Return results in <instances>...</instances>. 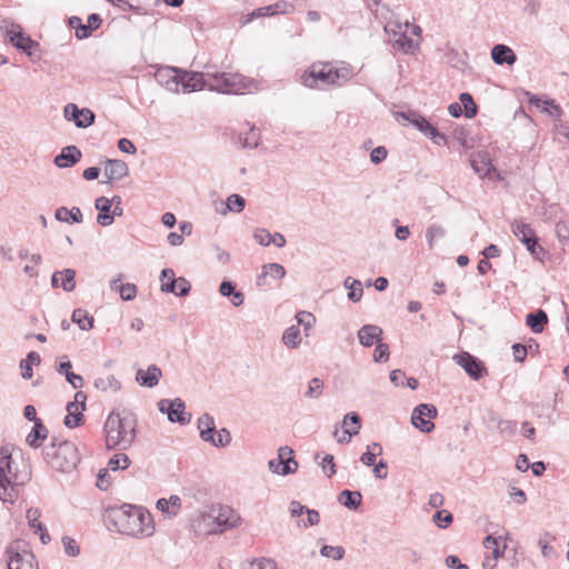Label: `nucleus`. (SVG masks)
Instances as JSON below:
<instances>
[{
    "mask_svg": "<svg viewBox=\"0 0 569 569\" xmlns=\"http://www.w3.org/2000/svg\"><path fill=\"white\" fill-rule=\"evenodd\" d=\"M30 479V471L23 461L12 457L9 447L0 448V500L13 503L19 496V487Z\"/></svg>",
    "mask_w": 569,
    "mask_h": 569,
    "instance_id": "f257e3e1",
    "label": "nucleus"
},
{
    "mask_svg": "<svg viewBox=\"0 0 569 569\" xmlns=\"http://www.w3.org/2000/svg\"><path fill=\"white\" fill-rule=\"evenodd\" d=\"M355 76L353 68L346 62H313L301 74V83L310 89H323L329 86H343Z\"/></svg>",
    "mask_w": 569,
    "mask_h": 569,
    "instance_id": "f03ea898",
    "label": "nucleus"
},
{
    "mask_svg": "<svg viewBox=\"0 0 569 569\" xmlns=\"http://www.w3.org/2000/svg\"><path fill=\"white\" fill-rule=\"evenodd\" d=\"M117 530L136 539L150 538L156 532L152 515L141 506L124 503L114 513Z\"/></svg>",
    "mask_w": 569,
    "mask_h": 569,
    "instance_id": "7ed1b4c3",
    "label": "nucleus"
},
{
    "mask_svg": "<svg viewBox=\"0 0 569 569\" xmlns=\"http://www.w3.org/2000/svg\"><path fill=\"white\" fill-rule=\"evenodd\" d=\"M103 430L108 449L127 450L136 439V419L129 412L112 411L106 419Z\"/></svg>",
    "mask_w": 569,
    "mask_h": 569,
    "instance_id": "20e7f679",
    "label": "nucleus"
},
{
    "mask_svg": "<svg viewBox=\"0 0 569 569\" xmlns=\"http://www.w3.org/2000/svg\"><path fill=\"white\" fill-rule=\"evenodd\" d=\"M157 80L171 92H179L180 88L184 92L200 91L208 89V71L194 72L186 71L174 67H167L158 70Z\"/></svg>",
    "mask_w": 569,
    "mask_h": 569,
    "instance_id": "39448f33",
    "label": "nucleus"
},
{
    "mask_svg": "<svg viewBox=\"0 0 569 569\" xmlns=\"http://www.w3.org/2000/svg\"><path fill=\"white\" fill-rule=\"evenodd\" d=\"M388 41L392 49L405 54L418 51L421 38V28L408 21L390 20L385 26Z\"/></svg>",
    "mask_w": 569,
    "mask_h": 569,
    "instance_id": "423d86ee",
    "label": "nucleus"
},
{
    "mask_svg": "<svg viewBox=\"0 0 569 569\" xmlns=\"http://www.w3.org/2000/svg\"><path fill=\"white\" fill-rule=\"evenodd\" d=\"M257 82L240 73L208 71V90L227 94H240L257 90Z\"/></svg>",
    "mask_w": 569,
    "mask_h": 569,
    "instance_id": "0eeeda50",
    "label": "nucleus"
},
{
    "mask_svg": "<svg viewBox=\"0 0 569 569\" xmlns=\"http://www.w3.org/2000/svg\"><path fill=\"white\" fill-rule=\"evenodd\" d=\"M44 459L52 469L61 472L72 471L80 462L78 448L68 440L52 441L44 451Z\"/></svg>",
    "mask_w": 569,
    "mask_h": 569,
    "instance_id": "6e6552de",
    "label": "nucleus"
},
{
    "mask_svg": "<svg viewBox=\"0 0 569 569\" xmlns=\"http://www.w3.org/2000/svg\"><path fill=\"white\" fill-rule=\"evenodd\" d=\"M396 120L403 126L411 124L438 146L447 143V138L440 133L423 116L416 111L396 112Z\"/></svg>",
    "mask_w": 569,
    "mask_h": 569,
    "instance_id": "1a4fd4ad",
    "label": "nucleus"
},
{
    "mask_svg": "<svg viewBox=\"0 0 569 569\" xmlns=\"http://www.w3.org/2000/svg\"><path fill=\"white\" fill-rule=\"evenodd\" d=\"M1 30L4 33L6 40L28 57H32L34 51L39 49V43L26 34L22 31L21 26L18 23L10 20H3L1 23Z\"/></svg>",
    "mask_w": 569,
    "mask_h": 569,
    "instance_id": "9d476101",
    "label": "nucleus"
},
{
    "mask_svg": "<svg viewBox=\"0 0 569 569\" xmlns=\"http://www.w3.org/2000/svg\"><path fill=\"white\" fill-rule=\"evenodd\" d=\"M6 555L8 569H39L34 555L20 541L10 543Z\"/></svg>",
    "mask_w": 569,
    "mask_h": 569,
    "instance_id": "9b49d317",
    "label": "nucleus"
},
{
    "mask_svg": "<svg viewBox=\"0 0 569 569\" xmlns=\"http://www.w3.org/2000/svg\"><path fill=\"white\" fill-rule=\"evenodd\" d=\"M211 519H214L218 533L234 529L241 525L240 515L229 506H211L208 510Z\"/></svg>",
    "mask_w": 569,
    "mask_h": 569,
    "instance_id": "f8f14e48",
    "label": "nucleus"
},
{
    "mask_svg": "<svg viewBox=\"0 0 569 569\" xmlns=\"http://www.w3.org/2000/svg\"><path fill=\"white\" fill-rule=\"evenodd\" d=\"M161 291L167 293H174L178 297H186L191 290L190 282L183 278H174V271L170 268L161 271Z\"/></svg>",
    "mask_w": 569,
    "mask_h": 569,
    "instance_id": "ddd939ff",
    "label": "nucleus"
},
{
    "mask_svg": "<svg viewBox=\"0 0 569 569\" xmlns=\"http://www.w3.org/2000/svg\"><path fill=\"white\" fill-rule=\"evenodd\" d=\"M293 450L287 446L278 449V457L269 460V470L273 473L286 476L295 473L298 462L292 457Z\"/></svg>",
    "mask_w": 569,
    "mask_h": 569,
    "instance_id": "4468645a",
    "label": "nucleus"
},
{
    "mask_svg": "<svg viewBox=\"0 0 569 569\" xmlns=\"http://www.w3.org/2000/svg\"><path fill=\"white\" fill-rule=\"evenodd\" d=\"M158 409L167 413L169 421L187 425L190 422L191 415L186 412L184 402L180 398L173 400L161 399L158 402Z\"/></svg>",
    "mask_w": 569,
    "mask_h": 569,
    "instance_id": "2eb2a0df",
    "label": "nucleus"
},
{
    "mask_svg": "<svg viewBox=\"0 0 569 569\" xmlns=\"http://www.w3.org/2000/svg\"><path fill=\"white\" fill-rule=\"evenodd\" d=\"M437 408L430 403H421L417 406L411 415V423L421 432H431L435 423L431 421L437 417Z\"/></svg>",
    "mask_w": 569,
    "mask_h": 569,
    "instance_id": "dca6fc26",
    "label": "nucleus"
},
{
    "mask_svg": "<svg viewBox=\"0 0 569 569\" xmlns=\"http://www.w3.org/2000/svg\"><path fill=\"white\" fill-rule=\"evenodd\" d=\"M87 396L82 391H78L74 395V401L67 405L68 415L64 418V426L68 428L78 427L82 419V411L86 408Z\"/></svg>",
    "mask_w": 569,
    "mask_h": 569,
    "instance_id": "f3484780",
    "label": "nucleus"
},
{
    "mask_svg": "<svg viewBox=\"0 0 569 569\" xmlns=\"http://www.w3.org/2000/svg\"><path fill=\"white\" fill-rule=\"evenodd\" d=\"M453 359L475 380H479L487 373L485 365L468 352L456 355Z\"/></svg>",
    "mask_w": 569,
    "mask_h": 569,
    "instance_id": "a211bd4d",
    "label": "nucleus"
},
{
    "mask_svg": "<svg viewBox=\"0 0 569 569\" xmlns=\"http://www.w3.org/2000/svg\"><path fill=\"white\" fill-rule=\"evenodd\" d=\"M382 329L377 325H365L357 332L359 343L366 348L382 340Z\"/></svg>",
    "mask_w": 569,
    "mask_h": 569,
    "instance_id": "6ab92c4d",
    "label": "nucleus"
},
{
    "mask_svg": "<svg viewBox=\"0 0 569 569\" xmlns=\"http://www.w3.org/2000/svg\"><path fill=\"white\" fill-rule=\"evenodd\" d=\"M82 153L76 146H67L54 157L53 163L58 168H70L81 160Z\"/></svg>",
    "mask_w": 569,
    "mask_h": 569,
    "instance_id": "aec40b11",
    "label": "nucleus"
},
{
    "mask_svg": "<svg viewBox=\"0 0 569 569\" xmlns=\"http://www.w3.org/2000/svg\"><path fill=\"white\" fill-rule=\"evenodd\" d=\"M162 377V371L157 365H150L146 370L137 371L136 380L140 386L153 388Z\"/></svg>",
    "mask_w": 569,
    "mask_h": 569,
    "instance_id": "412c9836",
    "label": "nucleus"
},
{
    "mask_svg": "<svg viewBox=\"0 0 569 569\" xmlns=\"http://www.w3.org/2000/svg\"><path fill=\"white\" fill-rule=\"evenodd\" d=\"M129 174V168L122 160L108 159L104 167L107 181L121 180Z\"/></svg>",
    "mask_w": 569,
    "mask_h": 569,
    "instance_id": "4be33fe9",
    "label": "nucleus"
},
{
    "mask_svg": "<svg viewBox=\"0 0 569 569\" xmlns=\"http://www.w3.org/2000/svg\"><path fill=\"white\" fill-rule=\"evenodd\" d=\"M78 114L83 116V120L79 121L82 126H91L94 122V113L88 108H78L76 103H68L63 108V116L68 121H74Z\"/></svg>",
    "mask_w": 569,
    "mask_h": 569,
    "instance_id": "5701e85b",
    "label": "nucleus"
},
{
    "mask_svg": "<svg viewBox=\"0 0 569 569\" xmlns=\"http://www.w3.org/2000/svg\"><path fill=\"white\" fill-rule=\"evenodd\" d=\"M192 527L198 535L209 536L218 533L214 519H211L209 512H202L192 521Z\"/></svg>",
    "mask_w": 569,
    "mask_h": 569,
    "instance_id": "b1692460",
    "label": "nucleus"
},
{
    "mask_svg": "<svg viewBox=\"0 0 569 569\" xmlns=\"http://www.w3.org/2000/svg\"><path fill=\"white\" fill-rule=\"evenodd\" d=\"M94 207L99 211L97 222L102 227L112 224L113 216H110L111 200L107 197H99L96 199Z\"/></svg>",
    "mask_w": 569,
    "mask_h": 569,
    "instance_id": "393cba45",
    "label": "nucleus"
},
{
    "mask_svg": "<svg viewBox=\"0 0 569 569\" xmlns=\"http://www.w3.org/2000/svg\"><path fill=\"white\" fill-rule=\"evenodd\" d=\"M48 428L42 423L41 420H37L33 428L26 438L27 443L31 448H40L43 441L48 438Z\"/></svg>",
    "mask_w": 569,
    "mask_h": 569,
    "instance_id": "a878e982",
    "label": "nucleus"
},
{
    "mask_svg": "<svg viewBox=\"0 0 569 569\" xmlns=\"http://www.w3.org/2000/svg\"><path fill=\"white\" fill-rule=\"evenodd\" d=\"M470 162L473 171L481 178L489 177L496 170L491 159L485 153L473 154Z\"/></svg>",
    "mask_w": 569,
    "mask_h": 569,
    "instance_id": "bb28decb",
    "label": "nucleus"
},
{
    "mask_svg": "<svg viewBox=\"0 0 569 569\" xmlns=\"http://www.w3.org/2000/svg\"><path fill=\"white\" fill-rule=\"evenodd\" d=\"M491 58L496 64H513L517 57L511 48L505 44H496L491 50Z\"/></svg>",
    "mask_w": 569,
    "mask_h": 569,
    "instance_id": "cd10ccee",
    "label": "nucleus"
},
{
    "mask_svg": "<svg viewBox=\"0 0 569 569\" xmlns=\"http://www.w3.org/2000/svg\"><path fill=\"white\" fill-rule=\"evenodd\" d=\"M511 231L515 234V237L523 244H526L528 241L536 237L535 230L531 228L529 223L525 222L523 220H515L511 223Z\"/></svg>",
    "mask_w": 569,
    "mask_h": 569,
    "instance_id": "c85d7f7f",
    "label": "nucleus"
},
{
    "mask_svg": "<svg viewBox=\"0 0 569 569\" xmlns=\"http://www.w3.org/2000/svg\"><path fill=\"white\" fill-rule=\"evenodd\" d=\"M54 218L61 222L80 223L82 222L83 216L78 207H72L71 209L59 207L54 212Z\"/></svg>",
    "mask_w": 569,
    "mask_h": 569,
    "instance_id": "c756f323",
    "label": "nucleus"
},
{
    "mask_svg": "<svg viewBox=\"0 0 569 569\" xmlns=\"http://www.w3.org/2000/svg\"><path fill=\"white\" fill-rule=\"evenodd\" d=\"M246 207V200L238 193H232L227 197L223 208L218 210L220 214L226 216L229 212L240 213Z\"/></svg>",
    "mask_w": 569,
    "mask_h": 569,
    "instance_id": "7c9ffc66",
    "label": "nucleus"
},
{
    "mask_svg": "<svg viewBox=\"0 0 569 569\" xmlns=\"http://www.w3.org/2000/svg\"><path fill=\"white\" fill-rule=\"evenodd\" d=\"M268 274L277 279H282L286 276V269L282 264L276 262L264 264L262 272L257 277V286H264Z\"/></svg>",
    "mask_w": 569,
    "mask_h": 569,
    "instance_id": "2f4dec72",
    "label": "nucleus"
},
{
    "mask_svg": "<svg viewBox=\"0 0 569 569\" xmlns=\"http://www.w3.org/2000/svg\"><path fill=\"white\" fill-rule=\"evenodd\" d=\"M548 322L547 313L539 309L536 312L528 313L526 316V323L531 328L535 333H540L545 329V325Z\"/></svg>",
    "mask_w": 569,
    "mask_h": 569,
    "instance_id": "473e14b6",
    "label": "nucleus"
},
{
    "mask_svg": "<svg viewBox=\"0 0 569 569\" xmlns=\"http://www.w3.org/2000/svg\"><path fill=\"white\" fill-rule=\"evenodd\" d=\"M361 493L359 491L343 490L339 493L338 501L350 510H356L361 505Z\"/></svg>",
    "mask_w": 569,
    "mask_h": 569,
    "instance_id": "72a5a7b5",
    "label": "nucleus"
},
{
    "mask_svg": "<svg viewBox=\"0 0 569 569\" xmlns=\"http://www.w3.org/2000/svg\"><path fill=\"white\" fill-rule=\"evenodd\" d=\"M93 386L100 391H113L117 392L121 388L120 381L113 375H107L103 377L96 378Z\"/></svg>",
    "mask_w": 569,
    "mask_h": 569,
    "instance_id": "f704fd0d",
    "label": "nucleus"
},
{
    "mask_svg": "<svg viewBox=\"0 0 569 569\" xmlns=\"http://www.w3.org/2000/svg\"><path fill=\"white\" fill-rule=\"evenodd\" d=\"M41 362L40 355L36 351H30L26 359L20 362L21 376L23 379H31L33 376L32 366H39Z\"/></svg>",
    "mask_w": 569,
    "mask_h": 569,
    "instance_id": "c9c22d12",
    "label": "nucleus"
},
{
    "mask_svg": "<svg viewBox=\"0 0 569 569\" xmlns=\"http://www.w3.org/2000/svg\"><path fill=\"white\" fill-rule=\"evenodd\" d=\"M281 341L289 349L298 348L302 341L298 326L287 328L282 333Z\"/></svg>",
    "mask_w": 569,
    "mask_h": 569,
    "instance_id": "e433bc0d",
    "label": "nucleus"
},
{
    "mask_svg": "<svg viewBox=\"0 0 569 569\" xmlns=\"http://www.w3.org/2000/svg\"><path fill=\"white\" fill-rule=\"evenodd\" d=\"M198 428L200 430V437L203 441L211 439V435L216 431L213 417L209 413H203L198 419Z\"/></svg>",
    "mask_w": 569,
    "mask_h": 569,
    "instance_id": "4c0bfd02",
    "label": "nucleus"
},
{
    "mask_svg": "<svg viewBox=\"0 0 569 569\" xmlns=\"http://www.w3.org/2000/svg\"><path fill=\"white\" fill-rule=\"evenodd\" d=\"M446 228L439 223H431L427 227L425 237L428 243L429 249H432L436 242L442 239L446 236Z\"/></svg>",
    "mask_w": 569,
    "mask_h": 569,
    "instance_id": "58836bf2",
    "label": "nucleus"
},
{
    "mask_svg": "<svg viewBox=\"0 0 569 569\" xmlns=\"http://www.w3.org/2000/svg\"><path fill=\"white\" fill-rule=\"evenodd\" d=\"M500 540L501 537L487 536L482 542L483 548L487 551L486 555L500 558L506 549V543L500 548Z\"/></svg>",
    "mask_w": 569,
    "mask_h": 569,
    "instance_id": "ea45409f",
    "label": "nucleus"
},
{
    "mask_svg": "<svg viewBox=\"0 0 569 569\" xmlns=\"http://www.w3.org/2000/svg\"><path fill=\"white\" fill-rule=\"evenodd\" d=\"M71 320L79 326L81 330H90L93 327V317L81 309H74L71 316Z\"/></svg>",
    "mask_w": 569,
    "mask_h": 569,
    "instance_id": "a19ab883",
    "label": "nucleus"
},
{
    "mask_svg": "<svg viewBox=\"0 0 569 569\" xmlns=\"http://www.w3.org/2000/svg\"><path fill=\"white\" fill-rule=\"evenodd\" d=\"M529 102L530 104H533L538 108H540L541 103L546 104V106H550V109L543 107V111L548 112L550 116L552 117H556V118H560L561 114H562V110L560 108L559 104L555 103L553 100H546V101H542L540 98H538L537 96H531L529 98Z\"/></svg>",
    "mask_w": 569,
    "mask_h": 569,
    "instance_id": "79ce46f5",
    "label": "nucleus"
},
{
    "mask_svg": "<svg viewBox=\"0 0 569 569\" xmlns=\"http://www.w3.org/2000/svg\"><path fill=\"white\" fill-rule=\"evenodd\" d=\"M345 286L350 290L348 293V298L351 301L358 302L362 298V283L359 280L352 279L351 277H347L345 280Z\"/></svg>",
    "mask_w": 569,
    "mask_h": 569,
    "instance_id": "37998d69",
    "label": "nucleus"
},
{
    "mask_svg": "<svg viewBox=\"0 0 569 569\" xmlns=\"http://www.w3.org/2000/svg\"><path fill=\"white\" fill-rule=\"evenodd\" d=\"M60 273V287L66 292H72L76 289V271L73 269L66 268L61 270Z\"/></svg>",
    "mask_w": 569,
    "mask_h": 569,
    "instance_id": "c03bdc74",
    "label": "nucleus"
},
{
    "mask_svg": "<svg viewBox=\"0 0 569 569\" xmlns=\"http://www.w3.org/2000/svg\"><path fill=\"white\" fill-rule=\"evenodd\" d=\"M459 100H460L461 107H463V109H465V116L467 118L475 117L477 113V106L473 101L472 96L468 92H462L459 96Z\"/></svg>",
    "mask_w": 569,
    "mask_h": 569,
    "instance_id": "a18cd8bd",
    "label": "nucleus"
},
{
    "mask_svg": "<svg viewBox=\"0 0 569 569\" xmlns=\"http://www.w3.org/2000/svg\"><path fill=\"white\" fill-rule=\"evenodd\" d=\"M243 569H278L277 563L273 559L270 558H258L251 561H248Z\"/></svg>",
    "mask_w": 569,
    "mask_h": 569,
    "instance_id": "49530a36",
    "label": "nucleus"
},
{
    "mask_svg": "<svg viewBox=\"0 0 569 569\" xmlns=\"http://www.w3.org/2000/svg\"><path fill=\"white\" fill-rule=\"evenodd\" d=\"M130 465V459L126 453H116L113 455L109 462H108V469L112 471H117L119 469H127Z\"/></svg>",
    "mask_w": 569,
    "mask_h": 569,
    "instance_id": "de8ad7c7",
    "label": "nucleus"
},
{
    "mask_svg": "<svg viewBox=\"0 0 569 569\" xmlns=\"http://www.w3.org/2000/svg\"><path fill=\"white\" fill-rule=\"evenodd\" d=\"M230 441H231L230 432L226 428H222L219 431H217L216 433L213 432L211 435V439H208L207 442H210L214 447H226L230 443Z\"/></svg>",
    "mask_w": 569,
    "mask_h": 569,
    "instance_id": "09e8293b",
    "label": "nucleus"
},
{
    "mask_svg": "<svg viewBox=\"0 0 569 569\" xmlns=\"http://www.w3.org/2000/svg\"><path fill=\"white\" fill-rule=\"evenodd\" d=\"M239 139L243 148L253 149L259 144L260 133L256 128H251L243 137L240 136Z\"/></svg>",
    "mask_w": 569,
    "mask_h": 569,
    "instance_id": "8fccbe9b",
    "label": "nucleus"
},
{
    "mask_svg": "<svg viewBox=\"0 0 569 569\" xmlns=\"http://www.w3.org/2000/svg\"><path fill=\"white\" fill-rule=\"evenodd\" d=\"M298 326H302L305 331H309L316 323L315 316L309 311H299L296 315Z\"/></svg>",
    "mask_w": 569,
    "mask_h": 569,
    "instance_id": "3c124183",
    "label": "nucleus"
},
{
    "mask_svg": "<svg viewBox=\"0 0 569 569\" xmlns=\"http://www.w3.org/2000/svg\"><path fill=\"white\" fill-rule=\"evenodd\" d=\"M320 555L326 558H332L335 560H341L345 556V549L340 546H323L320 549Z\"/></svg>",
    "mask_w": 569,
    "mask_h": 569,
    "instance_id": "603ef678",
    "label": "nucleus"
},
{
    "mask_svg": "<svg viewBox=\"0 0 569 569\" xmlns=\"http://www.w3.org/2000/svg\"><path fill=\"white\" fill-rule=\"evenodd\" d=\"M323 390V382L319 378H312L309 381L308 389L305 393L307 398L316 399L318 398Z\"/></svg>",
    "mask_w": 569,
    "mask_h": 569,
    "instance_id": "864d4df0",
    "label": "nucleus"
},
{
    "mask_svg": "<svg viewBox=\"0 0 569 569\" xmlns=\"http://www.w3.org/2000/svg\"><path fill=\"white\" fill-rule=\"evenodd\" d=\"M39 518H40V510L39 509L30 508L27 511L28 523L34 530L36 533H38V531H42L43 530V525L41 522H39Z\"/></svg>",
    "mask_w": 569,
    "mask_h": 569,
    "instance_id": "5fc2aeb1",
    "label": "nucleus"
},
{
    "mask_svg": "<svg viewBox=\"0 0 569 569\" xmlns=\"http://www.w3.org/2000/svg\"><path fill=\"white\" fill-rule=\"evenodd\" d=\"M389 346L381 340L376 343V349L373 351V360L376 362H386L389 359Z\"/></svg>",
    "mask_w": 569,
    "mask_h": 569,
    "instance_id": "6e6d98bb",
    "label": "nucleus"
},
{
    "mask_svg": "<svg viewBox=\"0 0 569 569\" xmlns=\"http://www.w3.org/2000/svg\"><path fill=\"white\" fill-rule=\"evenodd\" d=\"M138 288L134 283H124L119 287V295L123 301H131L137 297Z\"/></svg>",
    "mask_w": 569,
    "mask_h": 569,
    "instance_id": "4d7b16f0",
    "label": "nucleus"
},
{
    "mask_svg": "<svg viewBox=\"0 0 569 569\" xmlns=\"http://www.w3.org/2000/svg\"><path fill=\"white\" fill-rule=\"evenodd\" d=\"M433 521L439 528H446L452 522V515L446 510L437 511Z\"/></svg>",
    "mask_w": 569,
    "mask_h": 569,
    "instance_id": "13d9d810",
    "label": "nucleus"
},
{
    "mask_svg": "<svg viewBox=\"0 0 569 569\" xmlns=\"http://www.w3.org/2000/svg\"><path fill=\"white\" fill-rule=\"evenodd\" d=\"M351 425H352V428L350 430H357V432L359 433V430L361 428V419H360L359 415L356 412H349L343 418V421H342L343 427H346V428L351 427Z\"/></svg>",
    "mask_w": 569,
    "mask_h": 569,
    "instance_id": "bf43d9fd",
    "label": "nucleus"
},
{
    "mask_svg": "<svg viewBox=\"0 0 569 569\" xmlns=\"http://www.w3.org/2000/svg\"><path fill=\"white\" fill-rule=\"evenodd\" d=\"M351 425H352V428L350 430H357V432L359 433V430L361 428V419H360L359 415L356 412H349L343 418V421H342L343 427H346V428L351 427Z\"/></svg>",
    "mask_w": 569,
    "mask_h": 569,
    "instance_id": "052dcab7",
    "label": "nucleus"
},
{
    "mask_svg": "<svg viewBox=\"0 0 569 569\" xmlns=\"http://www.w3.org/2000/svg\"><path fill=\"white\" fill-rule=\"evenodd\" d=\"M62 546L64 552L70 557H77L80 553V549L74 539L70 537L62 538Z\"/></svg>",
    "mask_w": 569,
    "mask_h": 569,
    "instance_id": "680f3d73",
    "label": "nucleus"
},
{
    "mask_svg": "<svg viewBox=\"0 0 569 569\" xmlns=\"http://www.w3.org/2000/svg\"><path fill=\"white\" fill-rule=\"evenodd\" d=\"M253 239L263 247H268L271 244V233L263 228L254 230Z\"/></svg>",
    "mask_w": 569,
    "mask_h": 569,
    "instance_id": "e2e57ef3",
    "label": "nucleus"
},
{
    "mask_svg": "<svg viewBox=\"0 0 569 569\" xmlns=\"http://www.w3.org/2000/svg\"><path fill=\"white\" fill-rule=\"evenodd\" d=\"M321 469L327 477L331 478L336 473L333 456L326 455L320 462Z\"/></svg>",
    "mask_w": 569,
    "mask_h": 569,
    "instance_id": "0e129e2a",
    "label": "nucleus"
},
{
    "mask_svg": "<svg viewBox=\"0 0 569 569\" xmlns=\"http://www.w3.org/2000/svg\"><path fill=\"white\" fill-rule=\"evenodd\" d=\"M387 156H388V151H387L386 147L379 146V147H376L375 149H372V151L370 153V160L372 163L379 164L386 160Z\"/></svg>",
    "mask_w": 569,
    "mask_h": 569,
    "instance_id": "69168bd1",
    "label": "nucleus"
},
{
    "mask_svg": "<svg viewBox=\"0 0 569 569\" xmlns=\"http://www.w3.org/2000/svg\"><path fill=\"white\" fill-rule=\"evenodd\" d=\"M271 6H272L274 14H278V13L287 14V13L292 12L295 9L293 4L290 2H287V1H278Z\"/></svg>",
    "mask_w": 569,
    "mask_h": 569,
    "instance_id": "338daca9",
    "label": "nucleus"
},
{
    "mask_svg": "<svg viewBox=\"0 0 569 569\" xmlns=\"http://www.w3.org/2000/svg\"><path fill=\"white\" fill-rule=\"evenodd\" d=\"M556 232L560 241L568 242L569 241V223L568 222H558L556 224Z\"/></svg>",
    "mask_w": 569,
    "mask_h": 569,
    "instance_id": "774afa93",
    "label": "nucleus"
}]
</instances>
